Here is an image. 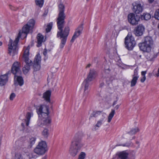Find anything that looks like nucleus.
Segmentation results:
<instances>
[{
	"label": "nucleus",
	"mask_w": 159,
	"mask_h": 159,
	"mask_svg": "<svg viewBox=\"0 0 159 159\" xmlns=\"http://www.w3.org/2000/svg\"><path fill=\"white\" fill-rule=\"evenodd\" d=\"M21 34L20 32L18 34V36L16 39L15 40L13 43V41L11 39H10L9 41L8 46V53H11L12 50H16L17 45L19 41L20 38L21 36Z\"/></svg>",
	"instance_id": "9b49d317"
},
{
	"label": "nucleus",
	"mask_w": 159,
	"mask_h": 159,
	"mask_svg": "<svg viewBox=\"0 0 159 159\" xmlns=\"http://www.w3.org/2000/svg\"><path fill=\"white\" fill-rule=\"evenodd\" d=\"M133 11L134 14L130 13L128 16L129 22L133 25H136L139 21V3L134 2L132 4Z\"/></svg>",
	"instance_id": "20e7f679"
},
{
	"label": "nucleus",
	"mask_w": 159,
	"mask_h": 159,
	"mask_svg": "<svg viewBox=\"0 0 159 159\" xmlns=\"http://www.w3.org/2000/svg\"><path fill=\"white\" fill-rule=\"evenodd\" d=\"M157 55L155 54L152 56L151 57H149V60L152 61L157 57Z\"/></svg>",
	"instance_id": "ea45409f"
},
{
	"label": "nucleus",
	"mask_w": 159,
	"mask_h": 159,
	"mask_svg": "<svg viewBox=\"0 0 159 159\" xmlns=\"http://www.w3.org/2000/svg\"><path fill=\"white\" fill-rule=\"evenodd\" d=\"M120 105H117L116 106V107H115V108L117 110L119 107Z\"/></svg>",
	"instance_id": "c03bdc74"
},
{
	"label": "nucleus",
	"mask_w": 159,
	"mask_h": 159,
	"mask_svg": "<svg viewBox=\"0 0 159 159\" xmlns=\"http://www.w3.org/2000/svg\"><path fill=\"white\" fill-rule=\"evenodd\" d=\"M104 85V83H102L100 84V86L101 87L102 86Z\"/></svg>",
	"instance_id": "603ef678"
},
{
	"label": "nucleus",
	"mask_w": 159,
	"mask_h": 159,
	"mask_svg": "<svg viewBox=\"0 0 159 159\" xmlns=\"http://www.w3.org/2000/svg\"><path fill=\"white\" fill-rule=\"evenodd\" d=\"M130 144L129 143H126L124 144L121 145L123 146L129 147L130 146Z\"/></svg>",
	"instance_id": "37998d69"
},
{
	"label": "nucleus",
	"mask_w": 159,
	"mask_h": 159,
	"mask_svg": "<svg viewBox=\"0 0 159 159\" xmlns=\"http://www.w3.org/2000/svg\"><path fill=\"white\" fill-rule=\"evenodd\" d=\"M65 9V6L63 4H60L59 5V13L56 20L57 28L59 30L57 32V37L61 39L60 48L61 49L66 44L70 30L68 26L65 27L64 30H63L65 23V20L66 18V15L64 13Z\"/></svg>",
	"instance_id": "f257e3e1"
},
{
	"label": "nucleus",
	"mask_w": 159,
	"mask_h": 159,
	"mask_svg": "<svg viewBox=\"0 0 159 159\" xmlns=\"http://www.w3.org/2000/svg\"><path fill=\"white\" fill-rule=\"evenodd\" d=\"M145 28L142 24L140 25V36L142 35L145 32Z\"/></svg>",
	"instance_id": "2f4dec72"
},
{
	"label": "nucleus",
	"mask_w": 159,
	"mask_h": 159,
	"mask_svg": "<svg viewBox=\"0 0 159 159\" xmlns=\"http://www.w3.org/2000/svg\"><path fill=\"white\" fill-rule=\"evenodd\" d=\"M9 7H10V9L11 10H14V7L12 6L11 5H10Z\"/></svg>",
	"instance_id": "49530a36"
},
{
	"label": "nucleus",
	"mask_w": 159,
	"mask_h": 159,
	"mask_svg": "<svg viewBox=\"0 0 159 159\" xmlns=\"http://www.w3.org/2000/svg\"><path fill=\"white\" fill-rule=\"evenodd\" d=\"M86 154L85 152H82L79 155L78 159H84L85 157Z\"/></svg>",
	"instance_id": "f704fd0d"
},
{
	"label": "nucleus",
	"mask_w": 159,
	"mask_h": 159,
	"mask_svg": "<svg viewBox=\"0 0 159 159\" xmlns=\"http://www.w3.org/2000/svg\"><path fill=\"white\" fill-rule=\"evenodd\" d=\"M48 150L46 142L44 141H41L34 149V151L37 154L42 155L44 154Z\"/></svg>",
	"instance_id": "1a4fd4ad"
},
{
	"label": "nucleus",
	"mask_w": 159,
	"mask_h": 159,
	"mask_svg": "<svg viewBox=\"0 0 159 159\" xmlns=\"http://www.w3.org/2000/svg\"><path fill=\"white\" fill-rule=\"evenodd\" d=\"M139 8H140V12H142L143 11V9L142 8V7H141V6H140V7H139Z\"/></svg>",
	"instance_id": "a18cd8bd"
},
{
	"label": "nucleus",
	"mask_w": 159,
	"mask_h": 159,
	"mask_svg": "<svg viewBox=\"0 0 159 159\" xmlns=\"http://www.w3.org/2000/svg\"><path fill=\"white\" fill-rule=\"evenodd\" d=\"M33 116V113L32 112H28L26 116V119H25L26 125L28 126L29 124L31 117Z\"/></svg>",
	"instance_id": "a211bd4d"
},
{
	"label": "nucleus",
	"mask_w": 159,
	"mask_h": 159,
	"mask_svg": "<svg viewBox=\"0 0 159 159\" xmlns=\"http://www.w3.org/2000/svg\"><path fill=\"white\" fill-rule=\"evenodd\" d=\"M138 131V129H131L130 131L129 132V134L130 135H132L135 134L136 132Z\"/></svg>",
	"instance_id": "c9c22d12"
},
{
	"label": "nucleus",
	"mask_w": 159,
	"mask_h": 159,
	"mask_svg": "<svg viewBox=\"0 0 159 159\" xmlns=\"http://www.w3.org/2000/svg\"><path fill=\"white\" fill-rule=\"evenodd\" d=\"M104 121L103 118H101L100 120H98L97 121L96 124L93 126L92 130L93 131H95L98 129Z\"/></svg>",
	"instance_id": "f3484780"
},
{
	"label": "nucleus",
	"mask_w": 159,
	"mask_h": 159,
	"mask_svg": "<svg viewBox=\"0 0 159 159\" xmlns=\"http://www.w3.org/2000/svg\"><path fill=\"white\" fill-rule=\"evenodd\" d=\"M42 134L45 138H47L49 133L48 129H44L42 132Z\"/></svg>",
	"instance_id": "7c9ffc66"
},
{
	"label": "nucleus",
	"mask_w": 159,
	"mask_h": 159,
	"mask_svg": "<svg viewBox=\"0 0 159 159\" xmlns=\"http://www.w3.org/2000/svg\"><path fill=\"white\" fill-rule=\"evenodd\" d=\"M30 156H31L29 157V159H34L36 157V156L33 155V154H31L30 155Z\"/></svg>",
	"instance_id": "a19ab883"
},
{
	"label": "nucleus",
	"mask_w": 159,
	"mask_h": 159,
	"mask_svg": "<svg viewBox=\"0 0 159 159\" xmlns=\"http://www.w3.org/2000/svg\"><path fill=\"white\" fill-rule=\"evenodd\" d=\"M35 1L37 6H38L40 7H43L44 3V0H35Z\"/></svg>",
	"instance_id": "cd10ccee"
},
{
	"label": "nucleus",
	"mask_w": 159,
	"mask_h": 159,
	"mask_svg": "<svg viewBox=\"0 0 159 159\" xmlns=\"http://www.w3.org/2000/svg\"><path fill=\"white\" fill-rule=\"evenodd\" d=\"M37 43L38 44L37 46V47H40L43 39V36L41 34L39 33L37 36Z\"/></svg>",
	"instance_id": "6ab92c4d"
},
{
	"label": "nucleus",
	"mask_w": 159,
	"mask_h": 159,
	"mask_svg": "<svg viewBox=\"0 0 159 159\" xmlns=\"http://www.w3.org/2000/svg\"><path fill=\"white\" fill-rule=\"evenodd\" d=\"M37 125L40 127H43L44 125L42 117L39 118V119L38 121Z\"/></svg>",
	"instance_id": "473e14b6"
},
{
	"label": "nucleus",
	"mask_w": 159,
	"mask_h": 159,
	"mask_svg": "<svg viewBox=\"0 0 159 159\" xmlns=\"http://www.w3.org/2000/svg\"><path fill=\"white\" fill-rule=\"evenodd\" d=\"M104 73L105 74H107V76H105V77L106 78H108V80H109V77H110V75L109 74V73L110 72V70L109 69V67L108 66L107 68H104Z\"/></svg>",
	"instance_id": "c756f323"
},
{
	"label": "nucleus",
	"mask_w": 159,
	"mask_h": 159,
	"mask_svg": "<svg viewBox=\"0 0 159 159\" xmlns=\"http://www.w3.org/2000/svg\"><path fill=\"white\" fill-rule=\"evenodd\" d=\"M83 145L81 136L79 133L76 134L72 140L69 150L71 155L73 157L75 156L80 152Z\"/></svg>",
	"instance_id": "7ed1b4c3"
},
{
	"label": "nucleus",
	"mask_w": 159,
	"mask_h": 159,
	"mask_svg": "<svg viewBox=\"0 0 159 159\" xmlns=\"http://www.w3.org/2000/svg\"><path fill=\"white\" fill-rule=\"evenodd\" d=\"M36 140V138L35 137H33L30 139L29 141V143L30 144V148H31V147L35 143Z\"/></svg>",
	"instance_id": "c85d7f7f"
},
{
	"label": "nucleus",
	"mask_w": 159,
	"mask_h": 159,
	"mask_svg": "<svg viewBox=\"0 0 159 159\" xmlns=\"http://www.w3.org/2000/svg\"><path fill=\"white\" fill-rule=\"evenodd\" d=\"M115 113V111L113 109H112L111 112L109 114L108 117V122H110L111 121L112 118L113 117Z\"/></svg>",
	"instance_id": "b1692460"
},
{
	"label": "nucleus",
	"mask_w": 159,
	"mask_h": 159,
	"mask_svg": "<svg viewBox=\"0 0 159 159\" xmlns=\"http://www.w3.org/2000/svg\"><path fill=\"white\" fill-rule=\"evenodd\" d=\"M128 154L125 151L120 152L118 154L119 158L120 159H126Z\"/></svg>",
	"instance_id": "aec40b11"
},
{
	"label": "nucleus",
	"mask_w": 159,
	"mask_h": 159,
	"mask_svg": "<svg viewBox=\"0 0 159 159\" xmlns=\"http://www.w3.org/2000/svg\"><path fill=\"white\" fill-rule=\"evenodd\" d=\"M97 75V71L93 69H90L87 75V78L84 80L83 83V86L84 88L83 97L84 101H86L89 94L90 85L92 84L91 82L96 77Z\"/></svg>",
	"instance_id": "f03ea898"
},
{
	"label": "nucleus",
	"mask_w": 159,
	"mask_h": 159,
	"mask_svg": "<svg viewBox=\"0 0 159 159\" xmlns=\"http://www.w3.org/2000/svg\"><path fill=\"white\" fill-rule=\"evenodd\" d=\"M147 72V70L142 71L141 72L142 78L140 79V81L141 82L143 83L146 80V77L145 75Z\"/></svg>",
	"instance_id": "393cba45"
},
{
	"label": "nucleus",
	"mask_w": 159,
	"mask_h": 159,
	"mask_svg": "<svg viewBox=\"0 0 159 159\" xmlns=\"http://www.w3.org/2000/svg\"><path fill=\"white\" fill-rule=\"evenodd\" d=\"M44 125H48L51 122V120L48 117H46L43 116L42 117Z\"/></svg>",
	"instance_id": "4be33fe9"
},
{
	"label": "nucleus",
	"mask_w": 159,
	"mask_h": 159,
	"mask_svg": "<svg viewBox=\"0 0 159 159\" xmlns=\"http://www.w3.org/2000/svg\"><path fill=\"white\" fill-rule=\"evenodd\" d=\"M138 78V76H135L133 77L132 80L131 81L130 86L131 87H133L135 85Z\"/></svg>",
	"instance_id": "a878e982"
},
{
	"label": "nucleus",
	"mask_w": 159,
	"mask_h": 159,
	"mask_svg": "<svg viewBox=\"0 0 159 159\" xmlns=\"http://www.w3.org/2000/svg\"><path fill=\"white\" fill-rule=\"evenodd\" d=\"M83 29V24L80 25L78 27L70 40V42L71 43H73L75 40L82 33Z\"/></svg>",
	"instance_id": "4468645a"
},
{
	"label": "nucleus",
	"mask_w": 159,
	"mask_h": 159,
	"mask_svg": "<svg viewBox=\"0 0 159 159\" xmlns=\"http://www.w3.org/2000/svg\"><path fill=\"white\" fill-rule=\"evenodd\" d=\"M14 159H23L20 153H17L15 155Z\"/></svg>",
	"instance_id": "e433bc0d"
},
{
	"label": "nucleus",
	"mask_w": 159,
	"mask_h": 159,
	"mask_svg": "<svg viewBox=\"0 0 159 159\" xmlns=\"http://www.w3.org/2000/svg\"><path fill=\"white\" fill-rule=\"evenodd\" d=\"M155 21H153L152 22V24L153 25H156V24H155Z\"/></svg>",
	"instance_id": "6e6d98bb"
},
{
	"label": "nucleus",
	"mask_w": 159,
	"mask_h": 159,
	"mask_svg": "<svg viewBox=\"0 0 159 159\" xmlns=\"http://www.w3.org/2000/svg\"><path fill=\"white\" fill-rule=\"evenodd\" d=\"M47 51H44L43 52V54L44 56H46L47 55Z\"/></svg>",
	"instance_id": "3c124183"
},
{
	"label": "nucleus",
	"mask_w": 159,
	"mask_h": 159,
	"mask_svg": "<svg viewBox=\"0 0 159 159\" xmlns=\"http://www.w3.org/2000/svg\"><path fill=\"white\" fill-rule=\"evenodd\" d=\"M116 102H117L116 101H115L113 103V104H112V106H114L116 103Z\"/></svg>",
	"instance_id": "de8ad7c7"
},
{
	"label": "nucleus",
	"mask_w": 159,
	"mask_h": 159,
	"mask_svg": "<svg viewBox=\"0 0 159 159\" xmlns=\"http://www.w3.org/2000/svg\"><path fill=\"white\" fill-rule=\"evenodd\" d=\"M37 113L39 118H41L43 116L46 117H48L49 114L48 106L45 105L41 106L37 111Z\"/></svg>",
	"instance_id": "f8f14e48"
},
{
	"label": "nucleus",
	"mask_w": 159,
	"mask_h": 159,
	"mask_svg": "<svg viewBox=\"0 0 159 159\" xmlns=\"http://www.w3.org/2000/svg\"><path fill=\"white\" fill-rule=\"evenodd\" d=\"M102 113V111H93L92 114H91L90 117H96L98 116L99 115L101 114V113ZM90 118H89L90 119Z\"/></svg>",
	"instance_id": "5701e85b"
},
{
	"label": "nucleus",
	"mask_w": 159,
	"mask_h": 159,
	"mask_svg": "<svg viewBox=\"0 0 159 159\" xmlns=\"http://www.w3.org/2000/svg\"><path fill=\"white\" fill-rule=\"evenodd\" d=\"M154 0H148V1L150 3H152Z\"/></svg>",
	"instance_id": "8fccbe9b"
},
{
	"label": "nucleus",
	"mask_w": 159,
	"mask_h": 159,
	"mask_svg": "<svg viewBox=\"0 0 159 159\" xmlns=\"http://www.w3.org/2000/svg\"><path fill=\"white\" fill-rule=\"evenodd\" d=\"M30 47L28 46L24 52L23 55L24 59L25 60L26 65L23 68V71L25 74H27L30 69V66L32 64V62L30 60L29 58V55Z\"/></svg>",
	"instance_id": "6e6552de"
},
{
	"label": "nucleus",
	"mask_w": 159,
	"mask_h": 159,
	"mask_svg": "<svg viewBox=\"0 0 159 159\" xmlns=\"http://www.w3.org/2000/svg\"><path fill=\"white\" fill-rule=\"evenodd\" d=\"M2 45V43L0 41V46H1Z\"/></svg>",
	"instance_id": "bf43d9fd"
},
{
	"label": "nucleus",
	"mask_w": 159,
	"mask_h": 159,
	"mask_svg": "<svg viewBox=\"0 0 159 159\" xmlns=\"http://www.w3.org/2000/svg\"><path fill=\"white\" fill-rule=\"evenodd\" d=\"M141 57V56L140 55V56H139L140 58Z\"/></svg>",
	"instance_id": "680f3d73"
},
{
	"label": "nucleus",
	"mask_w": 159,
	"mask_h": 159,
	"mask_svg": "<svg viewBox=\"0 0 159 159\" xmlns=\"http://www.w3.org/2000/svg\"><path fill=\"white\" fill-rule=\"evenodd\" d=\"M52 22H50L48 25L47 28L46 29V32L48 33L50 31L52 28Z\"/></svg>",
	"instance_id": "72a5a7b5"
},
{
	"label": "nucleus",
	"mask_w": 159,
	"mask_h": 159,
	"mask_svg": "<svg viewBox=\"0 0 159 159\" xmlns=\"http://www.w3.org/2000/svg\"><path fill=\"white\" fill-rule=\"evenodd\" d=\"M35 23V20L33 19L30 20L28 23L25 25L22 29V33L25 34L26 37L27 35L29 32L30 30H32Z\"/></svg>",
	"instance_id": "9d476101"
},
{
	"label": "nucleus",
	"mask_w": 159,
	"mask_h": 159,
	"mask_svg": "<svg viewBox=\"0 0 159 159\" xmlns=\"http://www.w3.org/2000/svg\"><path fill=\"white\" fill-rule=\"evenodd\" d=\"M87 0V1H89V0Z\"/></svg>",
	"instance_id": "e2e57ef3"
},
{
	"label": "nucleus",
	"mask_w": 159,
	"mask_h": 159,
	"mask_svg": "<svg viewBox=\"0 0 159 159\" xmlns=\"http://www.w3.org/2000/svg\"><path fill=\"white\" fill-rule=\"evenodd\" d=\"M158 74H157V76H159V68H158Z\"/></svg>",
	"instance_id": "4d7b16f0"
},
{
	"label": "nucleus",
	"mask_w": 159,
	"mask_h": 159,
	"mask_svg": "<svg viewBox=\"0 0 159 159\" xmlns=\"http://www.w3.org/2000/svg\"><path fill=\"white\" fill-rule=\"evenodd\" d=\"M153 40L150 36L145 37L140 43V49L143 52H149L151 50V46L153 44Z\"/></svg>",
	"instance_id": "423d86ee"
},
{
	"label": "nucleus",
	"mask_w": 159,
	"mask_h": 159,
	"mask_svg": "<svg viewBox=\"0 0 159 159\" xmlns=\"http://www.w3.org/2000/svg\"><path fill=\"white\" fill-rule=\"evenodd\" d=\"M139 70V68L138 67H137L134 71V74L133 76H136L138 74V71Z\"/></svg>",
	"instance_id": "4c0bfd02"
},
{
	"label": "nucleus",
	"mask_w": 159,
	"mask_h": 159,
	"mask_svg": "<svg viewBox=\"0 0 159 159\" xmlns=\"http://www.w3.org/2000/svg\"><path fill=\"white\" fill-rule=\"evenodd\" d=\"M47 158V157L46 156L43 157L41 159H46Z\"/></svg>",
	"instance_id": "864d4df0"
},
{
	"label": "nucleus",
	"mask_w": 159,
	"mask_h": 159,
	"mask_svg": "<svg viewBox=\"0 0 159 159\" xmlns=\"http://www.w3.org/2000/svg\"><path fill=\"white\" fill-rule=\"evenodd\" d=\"M51 94V92L49 90L47 91L43 94V97L46 101L47 102H50Z\"/></svg>",
	"instance_id": "dca6fc26"
},
{
	"label": "nucleus",
	"mask_w": 159,
	"mask_h": 159,
	"mask_svg": "<svg viewBox=\"0 0 159 159\" xmlns=\"http://www.w3.org/2000/svg\"><path fill=\"white\" fill-rule=\"evenodd\" d=\"M41 61V57L40 55L39 54H37L34 60L33 67L34 71H38L40 68V62Z\"/></svg>",
	"instance_id": "ddd939ff"
},
{
	"label": "nucleus",
	"mask_w": 159,
	"mask_h": 159,
	"mask_svg": "<svg viewBox=\"0 0 159 159\" xmlns=\"http://www.w3.org/2000/svg\"><path fill=\"white\" fill-rule=\"evenodd\" d=\"M95 29H97V27H96H96H95Z\"/></svg>",
	"instance_id": "052dcab7"
},
{
	"label": "nucleus",
	"mask_w": 159,
	"mask_h": 159,
	"mask_svg": "<svg viewBox=\"0 0 159 159\" xmlns=\"http://www.w3.org/2000/svg\"><path fill=\"white\" fill-rule=\"evenodd\" d=\"M16 95L15 93H12L11 94L10 97V99L11 100H13L14 98L15 97Z\"/></svg>",
	"instance_id": "58836bf2"
},
{
	"label": "nucleus",
	"mask_w": 159,
	"mask_h": 159,
	"mask_svg": "<svg viewBox=\"0 0 159 159\" xmlns=\"http://www.w3.org/2000/svg\"><path fill=\"white\" fill-rule=\"evenodd\" d=\"M14 84L16 86H17L18 85L17 84L16 82H15L14 83Z\"/></svg>",
	"instance_id": "13d9d810"
},
{
	"label": "nucleus",
	"mask_w": 159,
	"mask_h": 159,
	"mask_svg": "<svg viewBox=\"0 0 159 159\" xmlns=\"http://www.w3.org/2000/svg\"><path fill=\"white\" fill-rule=\"evenodd\" d=\"M91 66V64H88L86 66V68L89 67Z\"/></svg>",
	"instance_id": "09e8293b"
},
{
	"label": "nucleus",
	"mask_w": 159,
	"mask_h": 159,
	"mask_svg": "<svg viewBox=\"0 0 159 159\" xmlns=\"http://www.w3.org/2000/svg\"><path fill=\"white\" fill-rule=\"evenodd\" d=\"M21 125H22V126L23 127H24V126H25V124H24V123H21Z\"/></svg>",
	"instance_id": "5fc2aeb1"
},
{
	"label": "nucleus",
	"mask_w": 159,
	"mask_h": 159,
	"mask_svg": "<svg viewBox=\"0 0 159 159\" xmlns=\"http://www.w3.org/2000/svg\"><path fill=\"white\" fill-rule=\"evenodd\" d=\"M101 114L102 115V116H103V118H103L104 120L106 116V114L105 113L103 112L102 111V113H101Z\"/></svg>",
	"instance_id": "79ce46f5"
},
{
	"label": "nucleus",
	"mask_w": 159,
	"mask_h": 159,
	"mask_svg": "<svg viewBox=\"0 0 159 159\" xmlns=\"http://www.w3.org/2000/svg\"><path fill=\"white\" fill-rule=\"evenodd\" d=\"M20 67V62L17 61L14 62L11 67V72L15 75V78L16 77V80L18 84L20 86H22L24 84L23 79L21 76L17 75H20L21 73Z\"/></svg>",
	"instance_id": "39448f33"
},
{
	"label": "nucleus",
	"mask_w": 159,
	"mask_h": 159,
	"mask_svg": "<svg viewBox=\"0 0 159 159\" xmlns=\"http://www.w3.org/2000/svg\"><path fill=\"white\" fill-rule=\"evenodd\" d=\"M133 33L136 36H139V25L136 27L134 30Z\"/></svg>",
	"instance_id": "bb28decb"
},
{
	"label": "nucleus",
	"mask_w": 159,
	"mask_h": 159,
	"mask_svg": "<svg viewBox=\"0 0 159 159\" xmlns=\"http://www.w3.org/2000/svg\"><path fill=\"white\" fill-rule=\"evenodd\" d=\"M9 74V72L6 73L5 74L0 76V85L3 86L8 81V75Z\"/></svg>",
	"instance_id": "2eb2a0df"
},
{
	"label": "nucleus",
	"mask_w": 159,
	"mask_h": 159,
	"mask_svg": "<svg viewBox=\"0 0 159 159\" xmlns=\"http://www.w3.org/2000/svg\"><path fill=\"white\" fill-rule=\"evenodd\" d=\"M151 16L149 13H144L143 15H141V18L142 20H148L150 19Z\"/></svg>",
	"instance_id": "412c9836"
},
{
	"label": "nucleus",
	"mask_w": 159,
	"mask_h": 159,
	"mask_svg": "<svg viewBox=\"0 0 159 159\" xmlns=\"http://www.w3.org/2000/svg\"><path fill=\"white\" fill-rule=\"evenodd\" d=\"M124 44L125 48L129 51L132 50L135 46L136 42L131 32L129 33L125 38Z\"/></svg>",
	"instance_id": "0eeeda50"
}]
</instances>
